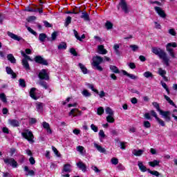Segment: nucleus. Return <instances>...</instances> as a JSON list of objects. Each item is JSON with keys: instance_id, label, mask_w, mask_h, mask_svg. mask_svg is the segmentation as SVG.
I'll use <instances>...</instances> for the list:
<instances>
[{"instance_id": "obj_1", "label": "nucleus", "mask_w": 177, "mask_h": 177, "mask_svg": "<svg viewBox=\"0 0 177 177\" xmlns=\"http://www.w3.org/2000/svg\"><path fill=\"white\" fill-rule=\"evenodd\" d=\"M152 52L154 53V55L158 56V57H160L164 62L166 66H169V58L164 50L158 47H153L152 48Z\"/></svg>"}, {"instance_id": "obj_2", "label": "nucleus", "mask_w": 177, "mask_h": 177, "mask_svg": "<svg viewBox=\"0 0 177 177\" xmlns=\"http://www.w3.org/2000/svg\"><path fill=\"white\" fill-rule=\"evenodd\" d=\"M102 63H103V57L97 55L93 57L91 65L97 71H103V67L100 66Z\"/></svg>"}, {"instance_id": "obj_3", "label": "nucleus", "mask_w": 177, "mask_h": 177, "mask_svg": "<svg viewBox=\"0 0 177 177\" xmlns=\"http://www.w3.org/2000/svg\"><path fill=\"white\" fill-rule=\"evenodd\" d=\"M177 48L176 42L168 43L166 45V50L168 52L169 55L171 56V57L175 59V57H176L175 56V52H174V48Z\"/></svg>"}, {"instance_id": "obj_4", "label": "nucleus", "mask_w": 177, "mask_h": 177, "mask_svg": "<svg viewBox=\"0 0 177 177\" xmlns=\"http://www.w3.org/2000/svg\"><path fill=\"white\" fill-rule=\"evenodd\" d=\"M21 135L29 143H34V134H32L31 131L26 129L21 133Z\"/></svg>"}, {"instance_id": "obj_5", "label": "nucleus", "mask_w": 177, "mask_h": 177, "mask_svg": "<svg viewBox=\"0 0 177 177\" xmlns=\"http://www.w3.org/2000/svg\"><path fill=\"white\" fill-rule=\"evenodd\" d=\"M21 55L23 56L24 59H22V65L24 66L26 70H30V64H28V60L32 62V59L30 56L24 53V51H21Z\"/></svg>"}, {"instance_id": "obj_6", "label": "nucleus", "mask_w": 177, "mask_h": 177, "mask_svg": "<svg viewBox=\"0 0 177 177\" xmlns=\"http://www.w3.org/2000/svg\"><path fill=\"white\" fill-rule=\"evenodd\" d=\"M3 160L6 165H10L13 168H17V162L13 158H7Z\"/></svg>"}, {"instance_id": "obj_7", "label": "nucleus", "mask_w": 177, "mask_h": 177, "mask_svg": "<svg viewBox=\"0 0 177 177\" xmlns=\"http://www.w3.org/2000/svg\"><path fill=\"white\" fill-rule=\"evenodd\" d=\"M122 8V10L124 12V13H129V8H128V4L125 0H120L119 5L118 6V9Z\"/></svg>"}, {"instance_id": "obj_8", "label": "nucleus", "mask_w": 177, "mask_h": 177, "mask_svg": "<svg viewBox=\"0 0 177 177\" xmlns=\"http://www.w3.org/2000/svg\"><path fill=\"white\" fill-rule=\"evenodd\" d=\"M154 9L156 13H158V16H160V17H162V19H165L167 17V14H165V11H164L163 9L160 7L156 6L154 7Z\"/></svg>"}, {"instance_id": "obj_9", "label": "nucleus", "mask_w": 177, "mask_h": 177, "mask_svg": "<svg viewBox=\"0 0 177 177\" xmlns=\"http://www.w3.org/2000/svg\"><path fill=\"white\" fill-rule=\"evenodd\" d=\"M38 76L40 80H45L46 81H48V80H49V75H48V73L46 72V70H45V69H42L39 73Z\"/></svg>"}, {"instance_id": "obj_10", "label": "nucleus", "mask_w": 177, "mask_h": 177, "mask_svg": "<svg viewBox=\"0 0 177 177\" xmlns=\"http://www.w3.org/2000/svg\"><path fill=\"white\" fill-rule=\"evenodd\" d=\"M35 62L39 63V64H43V66H48V61L41 56H36L35 57Z\"/></svg>"}, {"instance_id": "obj_11", "label": "nucleus", "mask_w": 177, "mask_h": 177, "mask_svg": "<svg viewBox=\"0 0 177 177\" xmlns=\"http://www.w3.org/2000/svg\"><path fill=\"white\" fill-rule=\"evenodd\" d=\"M69 115H72V117H80L82 115V111H79L78 109H72L69 112Z\"/></svg>"}, {"instance_id": "obj_12", "label": "nucleus", "mask_w": 177, "mask_h": 177, "mask_svg": "<svg viewBox=\"0 0 177 177\" xmlns=\"http://www.w3.org/2000/svg\"><path fill=\"white\" fill-rule=\"evenodd\" d=\"M42 127L46 129L48 135H52V129H50V125L46 122H43Z\"/></svg>"}, {"instance_id": "obj_13", "label": "nucleus", "mask_w": 177, "mask_h": 177, "mask_svg": "<svg viewBox=\"0 0 177 177\" xmlns=\"http://www.w3.org/2000/svg\"><path fill=\"white\" fill-rule=\"evenodd\" d=\"M7 34H8V37L12 38V39H14V41H21V39H22V38L20 36H18L17 35H15L12 32H8Z\"/></svg>"}, {"instance_id": "obj_14", "label": "nucleus", "mask_w": 177, "mask_h": 177, "mask_svg": "<svg viewBox=\"0 0 177 177\" xmlns=\"http://www.w3.org/2000/svg\"><path fill=\"white\" fill-rule=\"evenodd\" d=\"M93 145H94V147L97 150V151H99L100 153H106V149L99 145L96 142H93Z\"/></svg>"}, {"instance_id": "obj_15", "label": "nucleus", "mask_w": 177, "mask_h": 177, "mask_svg": "<svg viewBox=\"0 0 177 177\" xmlns=\"http://www.w3.org/2000/svg\"><path fill=\"white\" fill-rule=\"evenodd\" d=\"M138 168H139L140 171H141V172H146L148 169L146 167V166H145L143 165V162H142V161H138Z\"/></svg>"}, {"instance_id": "obj_16", "label": "nucleus", "mask_w": 177, "mask_h": 177, "mask_svg": "<svg viewBox=\"0 0 177 177\" xmlns=\"http://www.w3.org/2000/svg\"><path fill=\"white\" fill-rule=\"evenodd\" d=\"M8 124H10V125H11L12 127H19L20 125V122H18L17 120L15 119H9Z\"/></svg>"}, {"instance_id": "obj_17", "label": "nucleus", "mask_w": 177, "mask_h": 177, "mask_svg": "<svg viewBox=\"0 0 177 177\" xmlns=\"http://www.w3.org/2000/svg\"><path fill=\"white\" fill-rule=\"evenodd\" d=\"M122 73L124 75H127V77H129V78H131V80H138V76L133 74L128 73L127 71H122Z\"/></svg>"}, {"instance_id": "obj_18", "label": "nucleus", "mask_w": 177, "mask_h": 177, "mask_svg": "<svg viewBox=\"0 0 177 177\" xmlns=\"http://www.w3.org/2000/svg\"><path fill=\"white\" fill-rule=\"evenodd\" d=\"M98 53L100 55H106L107 53V50L104 48V46L103 45L98 46Z\"/></svg>"}, {"instance_id": "obj_19", "label": "nucleus", "mask_w": 177, "mask_h": 177, "mask_svg": "<svg viewBox=\"0 0 177 177\" xmlns=\"http://www.w3.org/2000/svg\"><path fill=\"white\" fill-rule=\"evenodd\" d=\"M77 167H78L79 169H81L83 172L86 171V165H85V164H84V162H78L77 163Z\"/></svg>"}, {"instance_id": "obj_20", "label": "nucleus", "mask_w": 177, "mask_h": 177, "mask_svg": "<svg viewBox=\"0 0 177 177\" xmlns=\"http://www.w3.org/2000/svg\"><path fill=\"white\" fill-rule=\"evenodd\" d=\"M133 154L134 156H136V157H139L140 156H142V154H143V153H145V149H133L132 151Z\"/></svg>"}, {"instance_id": "obj_21", "label": "nucleus", "mask_w": 177, "mask_h": 177, "mask_svg": "<svg viewBox=\"0 0 177 177\" xmlns=\"http://www.w3.org/2000/svg\"><path fill=\"white\" fill-rule=\"evenodd\" d=\"M6 71L7 74L12 75V78H16V73H15V72H13V70H12V68L7 66L6 68Z\"/></svg>"}, {"instance_id": "obj_22", "label": "nucleus", "mask_w": 177, "mask_h": 177, "mask_svg": "<svg viewBox=\"0 0 177 177\" xmlns=\"http://www.w3.org/2000/svg\"><path fill=\"white\" fill-rule=\"evenodd\" d=\"M36 109L39 113L44 111V104L42 102H37L36 104Z\"/></svg>"}, {"instance_id": "obj_23", "label": "nucleus", "mask_w": 177, "mask_h": 177, "mask_svg": "<svg viewBox=\"0 0 177 177\" xmlns=\"http://www.w3.org/2000/svg\"><path fill=\"white\" fill-rule=\"evenodd\" d=\"M35 91H37V88H32L30 91V96L32 99H34V100H38V97L35 96Z\"/></svg>"}, {"instance_id": "obj_24", "label": "nucleus", "mask_w": 177, "mask_h": 177, "mask_svg": "<svg viewBox=\"0 0 177 177\" xmlns=\"http://www.w3.org/2000/svg\"><path fill=\"white\" fill-rule=\"evenodd\" d=\"M64 172H71V165L66 164L64 165L62 174H64Z\"/></svg>"}, {"instance_id": "obj_25", "label": "nucleus", "mask_w": 177, "mask_h": 177, "mask_svg": "<svg viewBox=\"0 0 177 177\" xmlns=\"http://www.w3.org/2000/svg\"><path fill=\"white\" fill-rule=\"evenodd\" d=\"M24 171L26 172H28V174H26L27 176H34V175H35V172L34 171V170H29L28 167L27 166H25Z\"/></svg>"}, {"instance_id": "obj_26", "label": "nucleus", "mask_w": 177, "mask_h": 177, "mask_svg": "<svg viewBox=\"0 0 177 177\" xmlns=\"http://www.w3.org/2000/svg\"><path fill=\"white\" fill-rule=\"evenodd\" d=\"M80 18L83 19L84 21H89V14L86 12H82Z\"/></svg>"}, {"instance_id": "obj_27", "label": "nucleus", "mask_w": 177, "mask_h": 177, "mask_svg": "<svg viewBox=\"0 0 177 177\" xmlns=\"http://www.w3.org/2000/svg\"><path fill=\"white\" fill-rule=\"evenodd\" d=\"M57 48L59 50H66L67 49V44L66 42H61Z\"/></svg>"}, {"instance_id": "obj_28", "label": "nucleus", "mask_w": 177, "mask_h": 177, "mask_svg": "<svg viewBox=\"0 0 177 177\" xmlns=\"http://www.w3.org/2000/svg\"><path fill=\"white\" fill-rule=\"evenodd\" d=\"M164 97H165V100H167V102H168V103L171 104V106H173L174 107H175V109H177L176 104H175V103H174V101H172V100H171V98L165 95Z\"/></svg>"}, {"instance_id": "obj_29", "label": "nucleus", "mask_w": 177, "mask_h": 177, "mask_svg": "<svg viewBox=\"0 0 177 177\" xmlns=\"http://www.w3.org/2000/svg\"><path fill=\"white\" fill-rule=\"evenodd\" d=\"M160 115H162V117H164V118H166L167 115H171V112L169 111H162V110H160L159 111Z\"/></svg>"}, {"instance_id": "obj_30", "label": "nucleus", "mask_w": 177, "mask_h": 177, "mask_svg": "<svg viewBox=\"0 0 177 177\" xmlns=\"http://www.w3.org/2000/svg\"><path fill=\"white\" fill-rule=\"evenodd\" d=\"M148 164L149 165H150V167L154 168V167H158V165H160V160H154L152 162H149Z\"/></svg>"}, {"instance_id": "obj_31", "label": "nucleus", "mask_w": 177, "mask_h": 177, "mask_svg": "<svg viewBox=\"0 0 177 177\" xmlns=\"http://www.w3.org/2000/svg\"><path fill=\"white\" fill-rule=\"evenodd\" d=\"M120 45L118 44H114L113 46V50H115V55L118 56H120L121 55V52H120Z\"/></svg>"}, {"instance_id": "obj_32", "label": "nucleus", "mask_w": 177, "mask_h": 177, "mask_svg": "<svg viewBox=\"0 0 177 177\" xmlns=\"http://www.w3.org/2000/svg\"><path fill=\"white\" fill-rule=\"evenodd\" d=\"M157 73L160 75V77H164L167 74V71L165 69H162V68H159L158 69Z\"/></svg>"}, {"instance_id": "obj_33", "label": "nucleus", "mask_w": 177, "mask_h": 177, "mask_svg": "<svg viewBox=\"0 0 177 177\" xmlns=\"http://www.w3.org/2000/svg\"><path fill=\"white\" fill-rule=\"evenodd\" d=\"M7 59L8 60H9V62H10V63H13V64L16 63V58H15L12 54L8 55Z\"/></svg>"}, {"instance_id": "obj_34", "label": "nucleus", "mask_w": 177, "mask_h": 177, "mask_svg": "<svg viewBox=\"0 0 177 177\" xmlns=\"http://www.w3.org/2000/svg\"><path fill=\"white\" fill-rule=\"evenodd\" d=\"M79 67L80 70L82 71L83 74H86L88 73V69L86 68V67H85V65L80 63Z\"/></svg>"}, {"instance_id": "obj_35", "label": "nucleus", "mask_w": 177, "mask_h": 177, "mask_svg": "<svg viewBox=\"0 0 177 177\" xmlns=\"http://www.w3.org/2000/svg\"><path fill=\"white\" fill-rule=\"evenodd\" d=\"M45 39H46V34L40 33L39 35V41H40V42H45Z\"/></svg>"}, {"instance_id": "obj_36", "label": "nucleus", "mask_w": 177, "mask_h": 177, "mask_svg": "<svg viewBox=\"0 0 177 177\" xmlns=\"http://www.w3.org/2000/svg\"><path fill=\"white\" fill-rule=\"evenodd\" d=\"M143 75L145 78H153L154 77V75H153V73H151V72L150 71H146L143 73Z\"/></svg>"}, {"instance_id": "obj_37", "label": "nucleus", "mask_w": 177, "mask_h": 177, "mask_svg": "<svg viewBox=\"0 0 177 177\" xmlns=\"http://www.w3.org/2000/svg\"><path fill=\"white\" fill-rule=\"evenodd\" d=\"M110 70H111L113 73H115V74H118L120 73L118 68H117L115 66L111 65Z\"/></svg>"}, {"instance_id": "obj_38", "label": "nucleus", "mask_w": 177, "mask_h": 177, "mask_svg": "<svg viewBox=\"0 0 177 177\" xmlns=\"http://www.w3.org/2000/svg\"><path fill=\"white\" fill-rule=\"evenodd\" d=\"M114 115H109L107 117H106V121L107 122H109L111 124H113V122H114L115 120H114V117H113Z\"/></svg>"}, {"instance_id": "obj_39", "label": "nucleus", "mask_w": 177, "mask_h": 177, "mask_svg": "<svg viewBox=\"0 0 177 177\" xmlns=\"http://www.w3.org/2000/svg\"><path fill=\"white\" fill-rule=\"evenodd\" d=\"M106 114H108L109 115H114V112L113 111V109L110 107H106L105 109Z\"/></svg>"}, {"instance_id": "obj_40", "label": "nucleus", "mask_w": 177, "mask_h": 177, "mask_svg": "<svg viewBox=\"0 0 177 177\" xmlns=\"http://www.w3.org/2000/svg\"><path fill=\"white\" fill-rule=\"evenodd\" d=\"M82 94L83 95V96H84V97H91V93H89V91H88V90L84 89L82 91Z\"/></svg>"}, {"instance_id": "obj_41", "label": "nucleus", "mask_w": 177, "mask_h": 177, "mask_svg": "<svg viewBox=\"0 0 177 177\" xmlns=\"http://www.w3.org/2000/svg\"><path fill=\"white\" fill-rule=\"evenodd\" d=\"M160 84L162 88L165 89L166 92L167 93V95H169V88H168V86H167V84L162 81L160 82Z\"/></svg>"}, {"instance_id": "obj_42", "label": "nucleus", "mask_w": 177, "mask_h": 177, "mask_svg": "<svg viewBox=\"0 0 177 177\" xmlns=\"http://www.w3.org/2000/svg\"><path fill=\"white\" fill-rule=\"evenodd\" d=\"M147 172H149V174H151V175H154V176L158 177L160 176V173L158 171H151V170H150V169H147Z\"/></svg>"}, {"instance_id": "obj_43", "label": "nucleus", "mask_w": 177, "mask_h": 177, "mask_svg": "<svg viewBox=\"0 0 177 177\" xmlns=\"http://www.w3.org/2000/svg\"><path fill=\"white\" fill-rule=\"evenodd\" d=\"M104 113V109H103V107L100 106L97 108V114L98 115H102V114H103Z\"/></svg>"}, {"instance_id": "obj_44", "label": "nucleus", "mask_w": 177, "mask_h": 177, "mask_svg": "<svg viewBox=\"0 0 177 177\" xmlns=\"http://www.w3.org/2000/svg\"><path fill=\"white\" fill-rule=\"evenodd\" d=\"M85 149V148L81 145H79L76 147V150L77 151H79V153H80V154H83L84 153V150Z\"/></svg>"}, {"instance_id": "obj_45", "label": "nucleus", "mask_w": 177, "mask_h": 177, "mask_svg": "<svg viewBox=\"0 0 177 177\" xmlns=\"http://www.w3.org/2000/svg\"><path fill=\"white\" fill-rule=\"evenodd\" d=\"M0 99L1 101H3V103H6L8 102L6 99V95L3 93L0 94Z\"/></svg>"}, {"instance_id": "obj_46", "label": "nucleus", "mask_w": 177, "mask_h": 177, "mask_svg": "<svg viewBox=\"0 0 177 177\" xmlns=\"http://www.w3.org/2000/svg\"><path fill=\"white\" fill-rule=\"evenodd\" d=\"M105 27L106 28L107 30H111V28H113V24L107 21L106 23L105 24Z\"/></svg>"}, {"instance_id": "obj_47", "label": "nucleus", "mask_w": 177, "mask_h": 177, "mask_svg": "<svg viewBox=\"0 0 177 177\" xmlns=\"http://www.w3.org/2000/svg\"><path fill=\"white\" fill-rule=\"evenodd\" d=\"M39 84H40L41 86H43V88H44V89H48V84H46V82L40 80L39 82Z\"/></svg>"}, {"instance_id": "obj_48", "label": "nucleus", "mask_w": 177, "mask_h": 177, "mask_svg": "<svg viewBox=\"0 0 177 177\" xmlns=\"http://www.w3.org/2000/svg\"><path fill=\"white\" fill-rule=\"evenodd\" d=\"M87 86L90 89H91V91H93V92H95V93H98V91L96 88H95V87H93V84H88Z\"/></svg>"}, {"instance_id": "obj_49", "label": "nucleus", "mask_w": 177, "mask_h": 177, "mask_svg": "<svg viewBox=\"0 0 177 177\" xmlns=\"http://www.w3.org/2000/svg\"><path fill=\"white\" fill-rule=\"evenodd\" d=\"M97 93V95H99V97H100V99H103V97H104V96H106V93L104 91H98V93Z\"/></svg>"}, {"instance_id": "obj_50", "label": "nucleus", "mask_w": 177, "mask_h": 177, "mask_svg": "<svg viewBox=\"0 0 177 177\" xmlns=\"http://www.w3.org/2000/svg\"><path fill=\"white\" fill-rule=\"evenodd\" d=\"M71 24V17H68L66 20H65V27H67V26H68V24Z\"/></svg>"}, {"instance_id": "obj_51", "label": "nucleus", "mask_w": 177, "mask_h": 177, "mask_svg": "<svg viewBox=\"0 0 177 177\" xmlns=\"http://www.w3.org/2000/svg\"><path fill=\"white\" fill-rule=\"evenodd\" d=\"M19 86L21 88H26V81L23 79H19Z\"/></svg>"}, {"instance_id": "obj_52", "label": "nucleus", "mask_w": 177, "mask_h": 177, "mask_svg": "<svg viewBox=\"0 0 177 177\" xmlns=\"http://www.w3.org/2000/svg\"><path fill=\"white\" fill-rule=\"evenodd\" d=\"M26 12H38V10L33 9L32 8H31L30 6L26 7Z\"/></svg>"}, {"instance_id": "obj_53", "label": "nucleus", "mask_w": 177, "mask_h": 177, "mask_svg": "<svg viewBox=\"0 0 177 177\" xmlns=\"http://www.w3.org/2000/svg\"><path fill=\"white\" fill-rule=\"evenodd\" d=\"M156 121L160 125H161V127H164L165 125V122H164V120L160 119L159 118L156 119Z\"/></svg>"}, {"instance_id": "obj_54", "label": "nucleus", "mask_w": 177, "mask_h": 177, "mask_svg": "<svg viewBox=\"0 0 177 177\" xmlns=\"http://www.w3.org/2000/svg\"><path fill=\"white\" fill-rule=\"evenodd\" d=\"M91 129H92L93 132H97L99 131V128H97V127L93 124L91 125Z\"/></svg>"}, {"instance_id": "obj_55", "label": "nucleus", "mask_w": 177, "mask_h": 177, "mask_svg": "<svg viewBox=\"0 0 177 177\" xmlns=\"http://www.w3.org/2000/svg\"><path fill=\"white\" fill-rule=\"evenodd\" d=\"M37 20V17L35 16H30L27 18V21L30 23V21H35Z\"/></svg>"}, {"instance_id": "obj_56", "label": "nucleus", "mask_w": 177, "mask_h": 177, "mask_svg": "<svg viewBox=\"0 0 177 177\" xmlns=\"http://www.w3.org/2000/svg\"><path fill=\"white\" fill-rule=\"evenodd\" d=\"M130 48L132 49L133 52H136L139 49V46L135 44L130 45Z\"/></svg>"}, {"instance_id": "obj_57", "label": "nucleus", "mask_w": 177, "mask_h": 177, "mask_svg": "<svg viewBox=\"0 0 177 177\" xmlns=\"http://www.w3.org/2000/svg\"><path fill=\"white\" fill-rule=\"evenodd\" d=\"M26 28H27L28 31H29V32H30L33 35L37 36V32L34 31V30H32L31 28H30V26H27Z\"/></svg>"}, {"instance_id": "obj_58", "label": "nucleus", "mask_w": 177, "mask_h": 177, "mask_svg": "<svg viewBox=\"0 0 177 177\" xmlns=\"http://www.w3.org/2000/svg\"><path fill=\"white\" fill-rule=\"evenodd\" d=\"M57 38V32H54L51 35V41H55Z\"/></svg>"}, {"instance_id": "obj_59", "label": "nucleus", "mask_w": 177, "mask_h": 177, "mask_svg": "<svg viewBox=\"0 0 177 177\" xmlns=\"http://www.w3.org/2000/svg\"><path fill=\"white\" fill-rule=\"evenodd\" d=\"M144 127L145 128H150L151 127V124L149 121H144Z\"/></svg>"}, {"instance_id": "obj_60", "label": "nucleus", "mask_w": 177, "mask_h": 177, "mask_svg": "<svg viewBox=\"0 0 177 177\" xmlns=\"http://www.w3.org/2000/svg\"><path fill=\"white\" fill-rule=\"evenodd\" d=\"M73 33H74L75 38L77 39H78V41H81V37L78 35V32H77V30H73Z\"/></svg>"}, {"instance_id": "obj_61", "label": "nucleus", "mask_w": 177, "mask_h": 177, "mask_svg": "<svg viewBox=\"0 0 177 177\" xmlns=\"http://www.w3.org/2000/svg\"><path fill=\"white\" fill-rule=\"evenodd\" d=\"M111 162L113 165H117L118 164V159L113 158L111 160Z\"/></svg>"}, {"instance_id": "obj_62", "label": "nucleus", "mask_w": 177, "mask_h": 177, "mask_svg": "<svg viewBox=\"0 0 177 177\" xmlns=\"http://www.w3.org/2000/svg\"><path fill=\"white\" fill-rule=\"evenodd\" d=\"M153 106L158 111H160V105H158V103L157 102H153Z\"/></svg>"}, {"instance_id": "obj_63", "label": "nucleus", "mask_w": 177, "mask_h": 177, "mask_svg": "<svg viewBox=\"0 0 177 177\" xmlns=\"http://www.w3.org/2000/svg\"><path fill=\"white\" fill-rule=\"evenodd\" d=\"M150 114L151 115H152V117H154V118L156 120L157 118H158V116L157 115V113H156V111H150Z\"/></svg>"}, {"instance_id": "obj_64", "label": "nucleus", "mask_w": 177, "mask_h": 177, "mask_svg": "<svg viewBox=\"0 0 177 177\" xmlns=\"http://www.w3.org/2000/svg\"><path fill=\"white\" fill-rule=\"evenodd\" d=\"M169 34L175 37V35H176V32L175 31V29H170L169 30Z\"/></svg>"}]
</instances>
